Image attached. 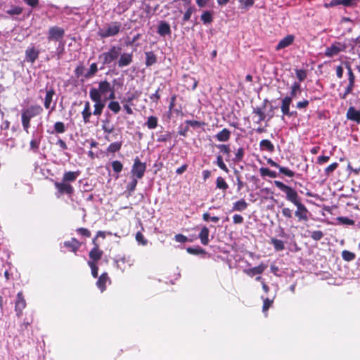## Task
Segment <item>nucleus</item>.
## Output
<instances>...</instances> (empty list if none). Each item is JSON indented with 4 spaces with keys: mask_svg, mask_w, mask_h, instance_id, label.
Wrapping results in <instances>:
<instances>
[{
    "mask_svg": "<svg viewBox=\"0 0 360 360\" xmlns=\"http://www.w3.org/2000/svg\"><path fill=\"white\" fill-rule=\"evenodd\" d=\"M89 97L94 102L93 114L99 117L103 112L106 101L115 100V88L106 79L101 80L98 82V87H93L89 90Z\"/></svg>",
    "mask_w": 360,
    "mask_h": 360,
    "instance_id": "1",
    "label": "nucleus"
},
{
    "mask_svg": "<svg viewBox=\"0 0 360 360\" xmlns=\"http://www.w3.org/2000/svg\"><path fill=\"white\" fill-rule=\"evenodd\" d=\"M274 183L278 188L285 193L286 200L296 206L297 210L295 214L298 219L300 221H307L308 210L304 205L301 202L297 191L292 187L285 185L281 181H274Z\"/></svg>",
    "mask_w": 360,
    "mask_h": 360,
    "instance_id": "2",
    "label": "nucleus"
},
{
    "mask_svg": "<svg viewBox=\"0 0 360 360\" xmlns=\"http://www.w3.org/2000/svg\"><path fill=\"white\" fill-rule=\"evenodd\" d=\"M301 92V84L300 82H295L290 87V96H285L283 98L281 109L283 115L292 117L297 114L295 111H290V105L292 103V100L296 98L297 94Z\"/></svg>",
    "mask_w": 360,
    "mask_h": 360,
    "instance_id": "3",
    "label": "nucleus"
},
{
    "mask_svg": "<svg viewBox=\"0 0 360 360\" xmlns=\"http://www.w3.org/2000/svg\"><path fill=\"white\" fill-rule=\"evenodd\" d=\"M43 111L41 106L39 105H32L28 108L23 109L21 113V121L23 129L28 133L30 127V120L32 118L40 115Z\"/></svg>",
    "mask_w": 360,
    "mask_h": 360,
    "instance_id": "4",
    "label": "nucleus"
},
{
    "mask_svg": "<svg viewBox=\"0 0 360 360\" xmlns=\"http://www.w3.org/2000/svg\"><path fill=\"white\" fill-rule=\"evenodd\" d=\"M121 29V23L113 22L98 31V34L102 38H107L117 35Z\"/></svg>",
    "mask_w": 360,
    "mask_h": 360,
    "instance_id": "5",
    "label": "nucleus"
},
{
    "mask_svg": "<svg viewBox=\"0 0 360 360\" xmlns=\"http://www.w3.org/2000/svg\"><path fill=\"white\" fill-rule=\"evenodd\" d=\"M121 53V48L113 46L107 52H104L99 56V58L103 60V65H108L116 60Z\"/></svg>",
    "mask_w": 360,
    "mask_h": 360,
    "instance_id": "6",
    "label": "nucleus"
},
{
    "mask_svg": "<svg viewBox=\"0 0 360 360\" xmlns=\"http://www.w3.org/2000/svg\"><path fill=\"white\" fill-rule=\"evenodd\" d=\"M146 169V165L140 161L139 158L136 157L134 160V164L131 167V177L140 179L144 176Z\"/></svg>",
    "mask_w": 360,
    "mask_h": 360,
    "instance_id": "7",
    "label": "nucleus"
},
{
    "mask_svg": "<svg viewBox=\"0 0 360 360\" xmlns=\"http://www.w3.org/2000/svg\"><path fill=\"white\" fill-rule=\"evenodd\" d=\"M346 46L340 42H335L330 46L327 47L325 51V55L327 57H333L337 56L339 53L344 51Z\"/></svg>",
    "mask_w": 360,
    "mask_h": 360,
    "instance_id": "8",
    "label": "nucleus"
},
{
    "mask_svg": "<svg viewBox=\"0 0 360 360\" xmlns=\"http://www.w3.org/2000/svg\"><path fill=\"white\" fill-rule=\"evenodd\" d=\"M55 95V91L53 88H51L49 89H47L46 91V96L44 98V105L45 108L50 109L48 113V116L51 115V113L55 110L56 108V103H53V105L51 106V103L53 101V97Z\"/></svg>",
    "mask_w": 360,
    "mask_h": 360,
    "instance_id": "9",
    "label": "nucleus"
},
{
    "mask_svg": "<svg viewBox=\"0 0 360 360\" xmlns=\"http://www.w3.org/2000/svg\"><path fill=\"white\" fill-rule=\"evenodd\" d=\"M64 34L65 30L63 28L57 26L51 27L49 30L48 39L49 40L58 41L63 37Z\"/></svg>",
    "mask_w": 360,
    "mask_h": 360,
    "instance_id": "10",
    "label": "nucleus"
},
{
    "mask_svg": "<svg viewBox=\"0 0 360 360\" xmlns=\"http://www.w3.org/2000/svg\"><path fill=\"white\" fill-rule=\"evenodd\" d=\"M54 185L60 194L66 193L71 195L74 192L73 187L67 182L63 181L61 182H55Z\"/></svg>",
    "mask_w": 360,
    "mask_h": 360,
    "instance_id": "11",
    "label": "nucleus"
},
{
    "mask_svg": "<svg viewBox=\"0 0 360 360\" xmlns=\"http://www.w3.org/2000/svg\"><path fill=\"white\" fill-rule=\"evenodd\" d=\"M25 307L26 302L23 297L22 293L20 292L17 295V300L15 305V311H16V315L18 317L21 316L22 310L25 308Z\"/></svg>",
    "mask_w": 360,
    "mask_h": 360,
    "instance_id": "12",
    "label": "nucleus"
},
{
    "mask_svg": "<svg viewBox=\"0 0 360 360\" xmlns=\"http://www.w3.org/2000/svg\"><path fill=\"white\" fill-rule=\"evenodd\" d=\"M267 163L271 166L278 168L279 172L288 177H293L295 176V172L288 167H281L278 164H277L275 161H274L271 158L267 159Z\"/></svg>",
    "mask_w": 360,
    "mask_h": 360,
    "instance_id": "13",
    "label": "nucleus"
},
{
    "mask_svg": "<svg viewBox=\"0 0 360 360\" xmlns=\"http://www.w3.org/2000/svg\"><path fill=\"white\" fill-rule=\"evenodd\" d=\"M39 51L34 46L28 47L25 51V60L31 63H34L38 58Z\"/></svg>",
    "mask_w": 360,
    "mask_h": 360,
    "instance_id": "14",
    "label": "nucleus"
},
{
    "mask_svg": "<svg viewBox=\"0 0 360 360\" xmlns=\"http://www.w3.org/2000/svg\"><path fill=\"white\" fill-rule=\"evenodd\" d=\"M117 267L124 271L127 267H130L134 261L129 257L123 256L116 259Z\"/></svg>",
    "mask_w": 360,
    "mask_h": 360,
    "instance_id": "15",
    "label": "nucleus"
},
{
    "mask_svg": "<svg viewBox=\"0 0 360 360\" xmlns=\"http://www.w3.org/2000/svg\"><path fill=\"white\" fill-rule=\"evenodd\" d=\"M267 265L261 263L257 266H255L250 269H244V273L250 277H253L255 275L261 274L264 272V271L266 269Z\"/></svg>",
    "mask_w": 360,
    "mask_h": 360,
    "instance_id": "16",
    "label": "nucleus"
},
{
    "mask_svg": "<svg viewBox=\"0 0 360 360\" xmlns=\"http://www.w3.org/2000/svg\"><path fill=\"white\" fill-rule=\"evenodd\" d=\"M132 53H124L121 54L118 60V66L123 68L130 65L132 62Z\"/></svg>",
    "mask_w": 360,
    "mask_h": 360,
    "instance_id": "17",
    "label": "nucleus"
},
{
    "mask_svg": "<svg viewBox=\"0 0 360 360\" xmlns=\"http://www.w3.org/2000/svg\"><path fill=\"white\" fill-rule=\"evenodd\" d=\"M110 283V278L107 273H103L98 278L96 282V286L100 289L101 292H103L105 290L106 284Z\"/></svg>",
    "mask_w": 360,
    "mask_h": 360,
    "instance_id": "18",
    "label": "nucleus"
},
{
    "mask_svg": "<svg viewBox=\"0 0 360 360\" xmlns=\"http://www.w3.org/2000/svg\"><path fill=\"white\" fill-rule=\"evenodd\" d=\"M158 33L162 37L170 34L171 28L169 23L165 21H161L158 27Z\"/></svg>",
    "mask_w": 360,
    "mask_h": 360,
    "instance_id": "19",
    "label": "nucleus"
},
{
    "mask_svg": "<svg viewBox=\"0 0 360 360\" xmlns=\"http://www.w3.org/2000/svg\"><path fill=\"white\" fill-rule=\"evenodd\" d=\"M347 117L348 120L355 121L358 123L360 122V111L356 110L354 107L349 108L347 112Z\"/></svg>",
    "mask_w": 360,
    "mask_h": 360,
    "instance_id": "20",
    "label": "nucleus"
},
{
    "mask_svg": "<svg viewBox=\"0 0 360 360\" xmlns=\"http://www.w3.org/2000/svg\"><path fill=\"white\" fill-rule=\"evenodd\" d=\"M79 175V172H65L63 176V181L70 184L75 181Z\"/></svg>",
    "mask_w": 360,
    "mask_h": 360,
    "instance_id": "21",
    "label": "nucleus"
},
{
    "mask_svg": "<svg viewBox=\"0 0 360 360\" xmlns=\"http://www.w3.org/2000/svg\"><path fill=\"white\" fill-rule=\"evenodd\" d=\"M294 40V37L292 35H288L281 39L276 46V50H281L284 49L288 46H290Z\"/></svg>",
    "mask_w": 360,
    "mask_h": 360,
    "instance_id": "22",
    "label": "nucleus"
},
{
    "mask_svg": "<svg viewBox=\"0 0 360 360\" xmlns=\"http://www.w3.org/2000/svg\"><path fill=\"white\" fill-rule=\"evenodd\" d=\"M231 136V131L226 129L224 128L221 131H220L219 133H217L215 136L217 141L221 142H225L229 140Z\"/></svg>",
    "mask_w": 360,
    "mask_h": 360,
    "instance_id": "23",
    "label": "nucleus"
},
{
    "mask_svg": "<svg viewBox=\"0 0 360 360\" xmlns=\"http://www.w3.org/2000/svg\"><path fill=\"white\" fill-rule=\"evenodd\" d=\"M80 243L75 238H72L69 241L64 242V246L68 248L70 251L76 252L80 247Z\"/></svg>",
    "mask_w": 360,
    "mask_h": 360,
    "instance_id": "24",
    "label": "nucleus"
},
{
    "mask_svg": "<svg viewBox=\"0 0 360 360\" xmlns=\"http://www.w3.org/2000/svg\"><path fill=\"white\" fill-rule=\"evenodd\" d=\"M41 136L33 135L32 139L30 141V150H32L34 153H37L39 150V148L41 143Z\"/></svg>",
    "mask_w": 360,
    "mask_h": 360,
    "instance_id": "25",
    "label": "nucleus"
},
{
    "mask_svg": "<svg viewBox=\"0 0 360 360\" xmlns=\"http://www.w3.org/2000/svg\"><path fill=\"white\" fill-rule=\"evenodd\" d=\"M259 147L262 150H266L269 153L274 151V144L268 139H263L259 143Z\"/></svg>",
    "mask_w": 360,
    "mask_h": 360,
    "instance_id": "26",
    "label": "nucleus"
},
{
    "mask_svg": "<svg viewBox=\"0 0 360 360\" xmlns=\"http://www.w3.org/2000/svg\"><path fill=\"white\" fill-rule=\"evenodd\" d=\"M209 233L210 231L206 226L202 227L199 233L200 242L204 245H207L209 243Z\"/></svg>",
    "mask_w": 360,
    "mask_h": 360,
    "instance_id": "27",
    "label": "nucleus"
},
{
    "mask_svg": "<svg viewBox=\"0 0 360 360\" xmlns=\"http://www.w3.org/2000/svg\"><path fill=\"white\" fill-rule=\"evenodd\" d=\"M247 207L248 203L244 199H240L233 203L232 210L242 212L246 210Z\"/></svg>",
    "mask_w": 360,
    "mask_h": 360,
    "instance_id": "28",
    "label": "nucleus"
},
{
    "mask_svg": "<svg viewBox=\"0 0 360 360\" xmlns=\"http://www.w3.org/2000/svg\"><path fill=\"white\" fill-rule=\"evenodd\" d=\"M102 252L97 247L94 248L89 252V257L92 262H96L101 257Z\"/></svg>",
    "mask_w": 360,
    "mask_h": 360,
    "instance_id": "29",
    "label": "nucleus"
},
{
    "mask_svg": "<svg viewBox=\"0 0 360 360\" xmlns=\"http://www.w3.org/2000/svg\"><path fill=\"white\" fill-rule=\"evenodd\" d=\"M253 113L257 116V120L255 121L257 123H260L262 121L264 120L266 115L263 110L260 108H255L253 110Z\"/></svg>",
    "mask_w": 360,
    "mask_h": 360,
    "instance_id": "30",
    "label": "nucleus"
},
{
    "mask_svg": "<svg viewBox=\"0 0 360 360\" xmlns=\"http://www.w3.org/2000/svg\"><path fill=\"white\" fill-rule=\"evenodd\" d=\"M108 108L115 114L118 113L121 110V106L120 103L114 100H110V101L108 104Z\"/></svg>",
    "mask_w": 360,
    "mask_h": 360,
    "instance_id": "31",
    "label": "nucleus"
},
{
    "mask_svg": "<svg viewBox=\"0 0 360 360\" xmlns=\"http://www.w3.org/2000/svg\"><path fill=\"white\" fill-rule=\"evenodd\" d=\"M158 118L155 116H150L148 117L147 121L146 122V125L150 129H153L158 126Z\"/></svg>",
    "mask_w": 360,
    "mask_h": 360,
    "instance_id": "32",
    "label": "nucleus"
},
{
    "mask_svg": "<svg viewBox=\"0 0 360 360\" xmlns=\"http://www.w3.org/2000/svg\"><path fill=\"white\" fill-rule=\"evenodd\" d=\"M53 128H54V132L58 133V134H63L66 130L65 124L62 122H56L54 124ZM50 133L53 134V131H51Z\"/></svg>",
    "mask_w": 360,
    "mask_h": 360,
    "instance_id": "33",
    "label": "nucleus"
},
{
    "mask_svg": "<svg viewBox=\"0 0 360 360\" xmlns=\"http://www.w3.org/2000/svg\"><path fill=\"white\" fill-rule=\"evenodd\" d=\"M259 173L263 176H269L271 178H275L277 176L276 172L274 171L269 170L268 168L266 167H261L259 169Z\"/></svg>",
    "mask_w": 360,
    "mask_h": 360,
    "instance_id": "34",
    "label": "nucleus"
},
{
    "mask_svg": "<svg viewBox=\"0 0 360 360\" xmlns=\"http://www.w3.org/2000/svg\"><path fill=\"white\" fill-rule=\"evenodd\" d=\"M146 66H150L153 64L156 63V57L153 52H146Z\"/></svg>",
    "mask_w": 360,
    "mask_h": 360,
    "instance_id": "35",
    "label": "nucleus"
},
{
    "mask_svg": "<svg viewBox=\"0 0 360 360\" xmlns=\"http://www.w3.org/2000/svg\"><path fill=\"white\" fill-rule=\"evenodd\" d=\"M212 15L210 11H205L201 15V20L204 24H210L212 22Z\"/></svg>",
    "mask_w": 360,
    "mask_h": 360,
    "instance_id": "36",
    "label": "nucleus"
},
{
    "mask_svg": "<svg viewBox=\"0 0 360 360\" xmlns=\"http://www.w3.org/2000/svg\"><path fill=\"white\" fill-rule=\"evenodd\" d=\"M122 147V142H113L109 145L107 151L109 153H115L120 150Z\"/></svg>",
    "mask_w": 360,
    "mask_h": 360,
    "instance_id": "37",
    "label": "nucleus"
},
{
    "mask_svg": "<svg viewBox=\"0 0 360 360\" xmlns=\"http://www.w3.org/2000/svg\"><path fill=\"white\" fill-rule=\"evenodd\" d=\"M271 243L277 251L283 250L285 248L284 243L281 240L273 238L271 239Z\"/></svg>",
    "mask_w": 360,
    "mask_h": 360,
    "instance_id": "38",
    "label": "nucleus"
},
{
    "mask_svg": "<svg viewBox=\"0 0 360 360\" xmlns=\"http://www.w3.org/2000/svg\"><path fill=\"white\" fill-rule=\"evenodd\" d=\"M216 185L217 188L219 189L226 190L228 188V184H226L225 180L221 176L217 177L216 181Z\"/></svg>",
    "mask_w": 360,
    "mask_h": 360,
    "instance_id": "39",
    "label": "nucleus"
},
{
    "mask_svg": "<svg viewBox=\"0 0 360 360\" xmlns=\"http://www.w3.org/2000/svg\"><path fill=\"white\" fill-rule=\"evenodd\" d=\"M186 251L189 253V254H191V255H202V254H205V251L200 248V247H198V248H187L186 249Z\"/></svg>",
    "mask_w": 360,
    "mask_h": 360,
    "instance_id": "40",
    "label": "nucleus"
},
{
    "mask_svg": "<svg viewBox=\"0 0 360 360\" xmlns=\"http://www.w3.org/2000/svg\"><path fill=\"white\" fill-rule=\"evenodd\" d=\"M354 85V82H349L348 85L347 86L345 92L343 94H340V98L342 99H345L347 98V95L352 92Z\"/></svg>",
    "mask_w": 360,
    "mask_h": 360,
    "instance_id": "41",
    "label": "nucleus"
},
{
    "mask_svg": "<svg viewBox=\"0 0 360 360\" xmlns=\"http://www.w3.org/2000/svg\"><path fill=\"white\" fill-rule=\"evenodd\" d=\"M98 71L97 64L94 63L90 65V68L85 75V77L90 78L93 77Z\"/></svg>",
    "mask_w": 360,
    "mask_h": 360,
    "instance_id": "42",
    "label": "nucleus"
},
{
    "mask_svg": "<svg viewBox=\"0 0 360 360\" xmlns=\"http://www.w3.org/2000/svg\"><path fill=\"white\" fill-rule=\"evenodd\" d=\"M172 139V135L169 132L166 131L163 134H160L158 136L157 141L158 142H166L170 141Z\"/></svg>",
    "mask_w": 360,
    "mask_h": 360,
    "instance_id": "43",
    "label": "nucleus"
},
{
    "mask_svg": "<svg viewBox=\"0 0 360 360\" xmlns=\"http://www.w3.org/2000/svg\"><path fill=\"white\" fill-rule=\"evenodd\" d=\"M137 180H138V179L131 177V181L127 184V189L130 193H131L132 192H134L135 191L137 183H138Z\"/></svg>",
    "mask_w": 360,
    "mask_h": 360,
    "instance_id": "44",
    "label": "nucleus"
},
{
    "mask_svg": "<svg viewBox=\"0 0 360 360\" xmlns=\"http://www.w3.org/2000/svg\"><path fill=\"white\" fill-rule=\"evenodd\" d=\"M112 167L115 172L120 173L123 169V165L120 161L114 160L112 162Z\"/></svg>",
    "mask_w": 360,
    "mask_h": 360,
    "instance_id": "45",
    "label": "nucleus"
},
{
    "mask_svg": "<svg viewBox=\"0 0 360 360\" xmlns=\"http://www.w3.org/2000/svg\"><path fill=\"white\" fill-rule=\"evenodd\" d=\"M331 6H335L338 5H343L345 6H351L350 2L349 0H332L330 3Z\"/></svg>",
    "mask_w": 360,
    "mask_h": 360,
    "instance_id": "46",
    "label": "nucleus"
},
{
    "mask_svg": "<svg viewBox=\"0 0 360 360\" xmlns=\"http://www.w3.org/2000/svg\"><path fill=\"white\" fill-rule=\"evenodd\" d=\"M338 167V164L337 162H333L328 165L324 170L325 174L326 176H329L332 174Z\"/></svg>",
    "mask_w": 360,
    "mask_h": 360,
    "instance_id": "47",
    "label": "nucleus"
},
{
    "mask_svg": "<svg viewBox=\"0 0 360 360\" xmlns=\"http://www.w3.org/2000/svg\"><path fill=\"white\" fill-rule=\"evenodd\" d=\"M217 165H218V167L221 169L223 171L226 172H229V169L228 167H226V165L224 164V161H223V158L221 155H218L217 157Z\"/></svg>",
    "mask_w": 360,
    "mask_h": 360,
    "instance_id": "48",
    "label": "nucleus"
},
{
    "mask_svg": "<svg viewBox=\"0 0 360 360\" xmlns=\"http://www.w3.org/2000/svg\"><path fill=\"white\" fill-rule=\"evenodd\" d=\"M22 11V8L19 6H13L6 11V13L11 15H20Z\"/></svg>",
    "mask_w": 360,
    "mask_h": 360,
    "instance_id": "49",
    "label": "nucleus"
},
{
    "mask_svg": "<svg viewBox=\"0 0 360 360\" xmlns=\"http://www.w3.org/2000/svg\"><path fill=\"white\" fill-rule=\"evenodd\" d=\"M136 240L139 244L142 245H146L148 243L147 240L145 238L144 236L141 232L136 233Z\"/></svg>",
    "mask_w": 360,
    "mask_h": 360,
    "instance_id": "50",
    "label": "nucleus"
},
{
    "mask_svg": "<svg viewBox=\"0 0 360 360\" xmlns=\"http://www.w3.org/2000/svg\"><path fill=\"white\" fill-rule=\"evenodd\" d=\"M91 112L90 110H83L82 112V118L84 120V122L85 124H87L90 121V117L91 115Z\"/></svg>",
    "mask_w": 360,
    "mask_h": 360,
    "instance_id": "51",
    "label": "nucleus"
},
{
    "mask_svg": "<svg viewBox=\"0 0 360 360\" xmlns=\"http://www.w3.org/2000/svg\"><path fill=\"white\" fill-rule=\"evenodd\" d=\"M296 77L299 79V82H302L307 77V73L306 71L304 70H295Z\"/></svg>",
    "mask_w": 360,
    "mask_h": 360,
    "instance_id": "52",
    "label": "nucleus"
},
{
    "mask_svg": "<svg viewBox=\"0 0 360 360\" xmlns=\"http://www.w3.org/2000/svg\"><path fill=\"white\" fill-rule=\"evenodd\" d=\"M337 220L342 224L345 225H353L354 221L352 219H349L348 217H338Z\"/></svg>",
    "mask_w": 360,
    "mask_h": 360,
    "instance_id": "53",
    "label": "nucleus"
},
{
    "mask_svg": "<svg viewBox=\"0 0 360 360\" xmlns=\"http://www.w3.org/2000/svg\"><path fill=\"white\" fill-rule=\"evenodd\" d=\"M342 257L346 261H352L355 258V255L349 251L344 250L342 252Z\"/></svg>",
    "mask_w": 360,
    "mask_h": 360,
    "instance_id": "54",
    "label": "nucleus"
},
{
    "mask_svg": "<svg viewBox=\"0 0 360 360\" xmlns=\"http://www.w3.org/2000/svg\"><path fill=\"white\" fill-rule=\"evenodd\" d=\"M273 303V300H270L269 298L264 299L263 300V307L262 311L264 313H266L269 308L271 306Z\"/></svg>",
    "mask_w": 360,
    "mask_h": 360,
    "instance_id": "55",
    "label": "nucleus"
},
{
    "mask_svg": "<svg viewBox=\"0 0 360 360\" xmlns=\"http://www.w3.org/2000/svg\"><path fill=\"white\" fill-rule=\"evenodd\" d=\"M88 264L91 267L92 276L94 278H96L98 276V267L96 266L95 262L92 261H89Z\"/></svg>",
    "mask_w": 360,
    "mask_h": 360,
    "instance_id": "56",
    "label": "nucleus"
},
{
    "mask_svg": "<svg viewBox=\"0 0 360 360\" xmlns=\"http://www.w3.org/2000/svg\"><path fill=\"white\" fill-rule=\"evenodd\" d=\"M323 236L322 231H314L311 233V237L315 240H321Z\"/></svg>",
    "mask_w": 360,
    "mask_h": 360,
    "instance_id": "57",
    "label": "nucleus"
},
{
    "mask_svg": "<svg viewBox=\"0 0 360 360\" xmlns=\"http://www.w3.org/2000/svg\"><path fill=\"white\" fill-rule=\"evenodd\" d=\"M193 11L194 9L193 7L188 8L183 17L184 22H186L191 18V16L193 14Z\"/></svg>",
    "mask_w": 360,
    "mask_h": 360,
    "instance_id": "58",
    "label": "nucleus"
},
{
    "mask_svg": "<svg viewBox=\"0 0 360 360\" xmlns=\"http://www.w3.org/2000/svg\"><path fill=\"white\" fill-rule=\"evenodd\" d=\"M243 156H244V150L242 148H239L236 153L235 160L238 161V162L241 161Z\"/></svg>",
    "mask_w": 360,
    "mask_h": 360,
    "instance_id": "59",
    "label": "nucleus"
},
{
    "mask_svg": "<svg viewBox=\"0 0 360 360\" xmlns=\"http://www.w3.org/2000/svg\"><path fill=\"white\" fill-rule=\"evenodd\" d=\"M309 104V101L303 100V101H299L298 103H297L296 108L298 109H304L308 107Z\"/></svg>",
    "mask_w": 360,
    "mask_h": 360,
    "instance_id": "60",
    "label": "nucleus"
},
{
    "mask_svg": "<svg viewBox=\"0 0 360 360\" xmlns=\"http://www.w3.org/2000/svg\"><path fill=\"white\" fill-rule=\"evenodd\" d=\"M217 148L220 149V151L227 155L230 153L229 146L225 144H220L217 146Z\"/></svg>",
    "mask_w": 360,
    "mask_h": 360,
    "instance_id": "61",
    "label": "nucleus"
},
{
    "mask_svg": "<svg viewBox=\"0 0 360 360\" xmlns=\"http://www.w3.org/2000/svg\"><path fill=\"white\" fill-rule=\"evenodd\" d=\"M347 69L348 70V80L349 82H354V81H355V77H354V75L352 70V68L350 67V65H347Z\"/></svg>",
    "mask_w": 360,
    "mask_h": 360,
    "instance_id": "62",
    "label": "nucleus"
},
{
    "mask_svg": "<svg viewBox=\"0 0 360 360\" xmlns=\"http://www.w3.org/2000/svg\"><path fill=\"white\" fill-rule=\"evenodd\" d=\"M77 231L78 233L86 237H90L91 236L90 231L85 228H79L77 230Z\"/></svg>",
    "mask_w": 360,
    "mask_h": 360,
    "instance_id": "63",
    "label": "nucleus"
},
{
    "mask_svg": "<svg viewBox=\"0 0 360 360\" xmlns=\"http://www.w3.org/2000/svg\"><path fill=\"white\" fill-rule=\"evenodd\" d=\"M233 221L236 224H242L243 222V217L240 214H234L233 217Z\"/></svg>",
    "mask_w": 360,
    "mask_h": 360,
    "instance_id": "64",
    "label": "nucleus"
}]
</instances>
